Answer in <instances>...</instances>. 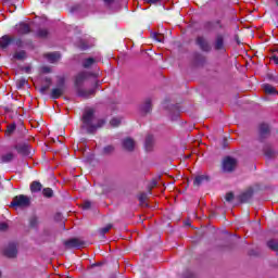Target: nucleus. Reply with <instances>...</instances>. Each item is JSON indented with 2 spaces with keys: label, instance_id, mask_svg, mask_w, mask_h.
<instances>
[{
  "label": "nucleus",
  "instance_id": "72a5a7b5",
  "mask_svg": "<svg viewBox=\"0 0 278 278\" xmlns=\"http://www.w3.org/2000/svg\"><path fill=\"white\" fill-rule=\"evenodd\" d=\"M138 199H139L140 205H146V206L148 205L147 199H149V195L146 192L140 193Z\"/></svg>",
  "mask_w": 278,
  "mask_h": 278
},
{
  "label": "nucleus",
  "instance_id": "e2e57ef3",
  "mask_svg": "<svg viewBox=\"0 0 278 278\" xmlns=\"http://www.w3.org/2000/svg\"><path fill=\"white\" fill-rule=\"evenodd\" d=\"M0 277H1V271H0Z\"/></svg>",
  "mask_w": 278,
  "mask_h": 278
},
{
  "label": "nucleus",
  "instance_id": "e433bc0d",
  "mask_svg": "<svg viewBox=\"0 0 278 278\" xmlns=\"http://www.w3.org/2000/svg\"><path fill=\"white\" fill-rule=\"evenodd\" d=\"M110 229H112V224H109V225H106L105 227L100 228V229H99V233H100L101 236H105V233H108V232L110 231Z\"/></svg>",
  "mask_w": 278,
  "mask_h": 278
},
{
  "label": "nucleus",
  "instance_id": "4d7b16f0",
  "mask_svg": "<svg viewBox=\"0 0 278 278\" xmlns=\"http://www.w3.org/2000/svg\"><path fill=\"white\" fill-rule=\"evenodd\" d=\"M92 266H101V264H99V263H96V264H93Z\"/></svg>",
  "mask_w": 278,
  "mask_h": 278
},
{
  "label": "nucleus",
  "instance_id": "ddd939ff",
  "mask_svg": "<svg viewBox=\"0 0 278 278\" xmlns=\"http://www.w3.org/2000/svg\"><path fill=\"white\" fill-rule=\"evenodd\" d=\"M86 79H88V73L86 72H80L75 76V80H74V87L76 90H78V88H81V86H84V81H86Z\"/></svg>",
  "mask_w": 278,
  "mask_h": 278
},
{
  "label": "nucleus",
  "instance_id": "f8f14e48",
  "mask_svg": "<svg viewBox=\"0 0 278 278\" xmlns=\"http://www.w3.org/2000/svg\"><path fill=\"white\" fill-rule=\"evenodd\" d=\"M215 51H226L225 49V36L217 34L213 43Z\"/></svg>",
  "mask_w": 278,
  "mask_h": 278
},
{
  "label": "nucleus",
  "instance_id": "09e8293b",
  "mask_svg": "<svg viewBox=\"0 0 278 278\" xmlns=\"http://www.w3.org/2000/svg\"><path fill=\"white\" fill-rule=\"evenodd\" d=\"M24 71H25V73H31V67L30 66H26V67H24Z\"/></svg>",
  "mask_w": 278,
  "mask_h": 278
},
{
  "label": "nucleus",
  "instance_id": "1a4fd4ad",
  "mask_svg": "<svg viewBox=\"0 0 278 278\" xmlns=\"http://www.w3.org/2000/svg\"><path fill=\"white\" fill-rule=\"evenodd\" d=\"M15 31L17 36H29L31 33V25L25 22H20L15 25Z\"/></svg>",
  "mask_w": 278,
  "mask_h": 278
},
{
  "label": "nucleus",
  "instance_id": "6e6552de",
  "mask_svg": "<svg viewBox=\"0 0 278 278\" xmlns=\"http://www.w3.org/2000/svg\"><path fill=\"white\" fill-rule=\"evenodd\" d=\"M253 194H255V190L253 187H249L247 190L237 195V200L242 204L249 203L251 199H253Z\"/></svg>",
  "mask_w": 278,
  "mask_h": 278
},
{
  "label": "nucleus",
  "instance_id": "680f3d73",
  "mask_svg": "<svg viewBox=\"0 0 278 278\" xmlns=\"http://www.w3.org/2000/svg\"><path fill=\"white\" fill-rule=\"evenodd\" d=\"M222 16H225V13H222Z\"/></svg>",
  "mask_w": 278,
  "mask_h": 278
},
{
  "label": "nucleus",
  "instance_id": "a18cd8bd",
  "mask_svg": "<svg viewBox=\"0 0 278 278\" xmlns=\"http://www.w3.org/2000/svg\"><path fill=\"white\" fill-rule=\"evenodd\" d=\"M41 72L45 73V74H49V73H51V67L43 66V67H41Z\"/></svg>",
  "mask_w": 278,
  "mask_h": 278
},
{
  "label": "nucleus",
  "instance_id": "f704fd0d",
  "mask_svg": "<svg viewBox=\"0 0 278 278\" xmlns=\"http://www.w3.org/2000/svg\"><path fill=\"white\" fill-rule=\"evenodd\" d=\"M13 42H15V46L17 49H23L25 47V42L23 41V38H21V37H17V38L14 37Z\"/></svg>",
  "mask_w": 278,
  "mask_h": 278
},
{
  "label": "nucleus",
  "instance_id": "b1692460",
  "mask_svg": "<svg viewBox=\"0 0 278 278\" xmlns=\"http://www.w3.org/2000/svg\"><path fill=\"white\" fill-rule=\"evenodd\" d=\"M208 179H210V177H207L205 175L197 176L193 180V186L195 188H199V186H201L203 184V181H207Z\"/></svg>",
  "mask_w": 278,
  "mask_h": 278
},
{
  "label": "nucleus",
  "instance_id": "7c9ffc66",
  "mask_svg": "<svg viewBox=\"0 0 278 278\" xmlns=\"http://www.w3.org/2000/svg\"><path fill=\"white\" fill-rule=\"evenodd\" d=\"M114 151H115L114 146H106L102 149V155H112Z\"/></svg>",
  "mask_w": 278,
  "mask_h": 278
},
{
  "label": "nucleus",
  "instance_id": "a878e982",
  "mask_svg": "<svg viewBox=\"0 0 278 278\" xmlns=\"http://www.w3.org/2000/svg\"><path fill=\"white\" fill-rule=\"evenodd\" d=\"M12 160H14V153H12V152L3 154L0 157V161H1L2 164H10V162H12Z\"/></svg>",
  "mask_w": 278,
  "mask_h": 278
},
{
  "label": "nucleus",
  "instance_id": "aec40b11",
  "mask_svg": "<svg viewBox=\"0 0 278 278\" xmlns=\"http://www.w3.org/2000/svg\"><path fill=\"white\" fill-rule=\"evenodd\" d=\"M38 225H40V220L38 218V215H31L28 218V227H29V229H37Z\"/></svg>",
  "mask_w": 278,
  "mask_h": 278
},
{
  "label": "nucleus",
  "instance_id": "c85d7f7f",
  "mask_svg": "<svg viewBox=\"0 0 278 278\" xmlns=\"http://www.w3.org/2000/svg\"><path fill=\"white\" fill-rule=\"evenodd\" d=\"M267 247L270 249V251H275V253H278V241L275 239H270L267 241Z\"/></svg>",
  "mask_w": 278,
  "mask_h": 278
},
{
  "label": "nucleus",
  "instance_id": "a211bd4d",
  "mask_svg": "<svg viewBox=\"0 0 278 278\" xmlns=\"http://www.w3.org/2000/svg\"><path fill=\"white\" fill-rule=\"evenodd\" d=\"M11 60L12 62H16V61L23 62L24 60H27V51L25 50L15 51Z\"/></svg>",
  "mask_w": 278,
  "mask_h": 278
},
{
  "label": "nucleus",
  "instance_id": "052dcab7",
  "mask_svg": "<svg viewBox=\"0 0 278 278\" xmlns=\"http://www.w3.org/2000/svg\"><path fill=\"white\" fill-rule=\"evenodd\" d=\"M276 5L278 7V0H276Z\"/></svg>",
  "mask_w": 278,
  "mask_h": 278
},
{
  "label": "nucleus",
  "instance_id": "0eeeda50",
  "mask_svg": "<svg viewBox=\"0 0 278 278\" xmlns=\"http://www.w3.org/2000/svg\"><path fill=\"white\" fill-rule=\"evenodd\" d=\"M203 29L205 31H214V29H225V25L223 24V21H220V20L206 21L203 24Z\"/></svg>",
  "mask_w": 278,
  "mask_h": 278
},
{
  "label": "nucleus",
  "instance_id": "de8ad7c7",
  "mask_svg": "<svg viewBox=\"0 0 278 278\" xmlns=\"http://www.w3.org/2000/svg\"><path fill=\"white\" fill-rule=\"evenodd\" d=\"M43 81H46L48 86H51V84H53V79H51V77L43 78Z\"/></svg>",
  "mask_w": 278,
  "mask_h": 278
},
{
  "label": "nucleus",
  "instance_id": "f257e3e1",
  "mask_svg": "<svg viewBox=\"0 0 278 278\" xmlns=\"http://www.w3.org/2000/svg\"><path fill=\"white\" fill-rule=\"evenodd\" d=\"M81 123V129H85L89 136H94L106 122L104 118H100L94 124V109H87L83 113Z\"/></svg>",
  "mask_w": 278,
  "mask_h": 278
},
{
  "label": "nucleus",
  "instance_id": "3c124183",
  "mask_svg": "<svg viewBox=\"0 0 278 278\" xmlns=\"http://www.w3.org/2000/svg\"><path fill=\"white\" fill-rule=\"evenodd\" d=\"M273 62H275L276 64H278V56H273Z\"/></svg>",
  "mask_w": 278,
  "mask_h": 278
},
{
  "label": "nucleus",
  "instance_id": "bf43d9fd",
  "mask_svg": "<svg viewBox=\"0 0 278 278\" xmlns=\"http://www.w3.org/2000/svg\"><path fill=\"white\" fill-rule=\"evenodd\" d=\"M28 45H31V40H28Z\"/></svg>",
  "mask_w": 278,
  "mask_h": 278
},
{
  "label": "nucleus",
  "instance_id": "9b49d317",
  "mask_svg": "<svg viewBox=\"0 0 278 278\" xmlns=\"http://www.w3.org/2000/svg\"><path fill=\"white\" fill-rule=\"evenodd\" d=\"M195 45L204 52V53H210L212 51V46H210V42L205 37L203 36H198L195 39Z\"/></svg>",
  "mask_w": 278,
  "mask_h": 278
},
{
  "label": "nucleus",
  "instance_id": "473e14b6",
  "mask_svg": "<svg viewBox=\"0 0 278 278\" xmlns=\"http://www.w3.org/2000/svg\"><path fill=\"white\" fill-rule=\"evenodd\" d=\"M42 194L46 197V199H51L53 197V189L51 188H43Z\"/></svg>",
  "mask_w": 278,
  "mask_h": 278
},
{
  "label": "nucleus",
  "instance_id": "603ef678",
  "mask_svg": "<svg viewBox=\"0 0 278 278\" xmlns=\"http://www.w3.org/2000/svg\"><path fill=\"white\" fill-rule=\"evenodd\" d=\"M218 12H219V10H218V9H216V10H215V14H216V16H220V14H219Z\"/></svg>",
  "mask_w": 278,
  "mask_h": 278
},
{
  "label": "nucleus",
  "instance_id": "cd10ccee",
  "mask_svg": "<svg viewBox=\"0 0 278 278\" xmlns=\"http://www.w3.org/2000/svg\"><path fill=\"white\" fill-rule=\"evenodd\" d=\"M35 36H36V38H48L49 29H47V28H39Z\"/></svg>",
  "mask_w": 278,
  "mask_h": 278
},
{
  "label": "nucleus",
  "instance_id": "c9c22d12",
  "mask_svg": "<svg viewBox=\"0 0 278 278\" xmlns=\"http://www.w3.org/2000/svg\"><path fill=\"white\" fill-rule=\"evenodd\" d=\"M26 84H27V79H25V78H20V79L16 81V88H17V90H21V89L25 88Z\"/></svg>",
  "mask_w": 278,
  "mask_h": 278
},
{
  "label": "nucleus",
  "instance_id": "58836bf2",
  "mask_svg": "<svg viewBox=\"0 0 278 278\" xmlns=\"http://www.w3.org/2000/svg\"><path fill=\"white\" fill-rule=\"evenodd\" d=\"M235 198H236V195L231 191L227 192L225 195V200L227 201V203H231V201H233Z\"/></svg>",
  "mask_w": 278,
  "mask_h": 278
},
{
  "label": "nucleus",
  "instance_id": "6e6d98bb",
  "mask_svg": "<svg viewBox=\"0 0 278 278\" xmlns=\"http://www.w3.org/2000/svg\"><path fill=\"white\" fill-rule=\"evenodd\" d=\"M94 88H99V81H96Z\"/></svg>",
  "mask_w": 278,
  "mask_h": 278
},
{
  "label": "nucleus",
  "instance_id": "a19ab883",
  "mask_svg": "<svg viewBox=\"0 0 278 278\" xmlns=\"http://www.w3.org/2000/svg\"><path fill=\"white\" fill-rule=\"evenodd\" d=\"M110 125H111L112 127H118V125H121V121H119L118 118L114 117V118H112V119L110 121Z\"/></svg>",
  "mask_w": 278,
  "mask_h": 278
},
{
  "label": "nucleus",
  "instance_id": "79ce46f5",
  "mask_svg": "<svg viewBox=\"0 0 278 278\" xmlns=\"http://www.w3.org/2000/svg\"><path fill=\"white\" fill-rule=\"evenodd\" d=\"M90 207H92V202L90 201H85L83 203V210H90Z\"/></svg>",
  "mask_w": 278,
  "mask_h": 278
},
{
  "label": "nucleus",
  "instance_id": "49530a36",
  "mask_svg": "<svg viewBox=\"0 0 278 278\" xmlns=\"http://www.w3.org/2000/svg\"><path fill=\"white\" fill-rule=\"evenodd\" d=\"M146 3H149L150 5L155 4V3H160V1L162 0H143Z\"/></svg>",
  "mask_w": 278,
  "mask_h": 278
},
{
  "label": "nucleus",
  "instance_id": "13d9d810",
  "mask_svg": "<svg viewBox=\"0 0 278 278\" xmlns=\"http://www.w3.org/2000/svg\"><path fill=\"white\" fill-rule=\"evenodd\" d=\"M7 3H10V1H12V0H4Z\"/></svg>",
  "mask_w": 278,
  "mask_h": 278
},
{
  "label": "nucleus",
  "instance_id": "2f4dec72",
  "mask_svg": "<svg viewBox=\"0 0 278 278\" xmlns=\"http://www.w3.org/2000/svg\"><path fill=\"white\" fill-rule=\"evenodd\" d=\"M97 61L94 60V58H88L84 61L83 63V67L84 68H90V66H92V64H94Z\"/></svg>",
  "mask_w": 278,
  "mask_h": 278
},
{
  "label": "nucleus",
  "instance_id": "5fc2aeb1",
  "mask_svg": "<svg viewBox=\"0 0 278 278\" xmlns=\"http://www.w3.org/2000/svg\"><path fill=\"white\" fill-rule=\"evenodd\" d=\"M269 79H270L271 81H278L277 78L269 77Z\"/></svg>",
  "mask_w": 278,
  "mask_h": 278
},
{
  "label": "nucleus",
  "instance_id": "393cba45",
  "mask_svg": "<svg viewBox=\"0 0 278 278\" xmlns=\"http://www.w3.org/2000/svg\"><path fill=\"white\" fill-rule=\"evenodd\" d=\"M41 191H42V184H40V181L35 180L30 184V192L36 193Z\"/></svg>",
  "mask_w": 278,
  "mask_h": 278
},
{
  "label": "nucleus",
  "instance_id": "4c0bfd02",
  "mask_svg": "<svg viewBox=\"0 0 278 278\" xmlns=\"http://www.w3.org/2000/svg\"><path fill=\"white\" fill-rule=\"evenodd\" d=\"M152 38L156 40V42H164V35L153 33Z\"/></svg>",
  "mask_w": 278,
  "mask_h": 278
},
{
  "label": "nucleus",
  "instance_id": "4be33fe9",
  "mask_svg": "<svg viewBox=\"0 0 278 278\" xmlns=\"http://www.w3.org/2000/svg\"><path fill=\"white\" fill-rule=\"evenodd\" d=\"M264 155L268 160H273V159H275L278 155V152L275 149L267 148V149L264 150Z\"/></svg>",
  "mask_w": 278,
  "mask_h": 278
},
{
  "label": "nucleus",
  "instance_id": "c03bdc74",
  "mask_svg": "<svg viewBox=\"0 0 278 278\" xmlns=\"http://www.w3.org/2000/svg\"><path fill=\"white\" fill-rule=\"evenodd\" d=\"M8 227L7 223H0V231H8Z\"/></svg>",
  "mask_w": 278,
  "mask_h": 278
},
{
  "label": "nucleus",
  "instance_id": "f03ea898",
  "mask_svg": "<svg viewBox=\"0 0 278 278\" xmlns=\"http://www.w3.org/2000/svg\"><path fill=\"white\" fill-rule=\"evenodd\" d=\"M66 92V77L58 76L56 86L50 92V99H60Z\"/></svg>",
  "mask_w": 278,
  "mask_h": 278
},
{
  "label": "nucleus",
  "instance_id": "4468645a",
  "mask_svg": "<svg viewBox=\"0 0 278 278\" xmlns=\"http://www.w3.org/2000/svg\"><path fill=\"white\" fill-rule=\"evenodd\" d=\"M122 147L125 151L131 153L136 149V141L131 137L125 138L122 141Z\"/></svg>",
  "mask_w": 278,
  "mask_h": 278
},
{
  "label": "nucleus",
  "instance_id": "20e7f679",
  "mask_svg": "<svg viewBox=\"0 0 278 278\" xmlns=\"http://www.w3.org/2000/svg\"><path fill=\"white\" fill-rule=\"evenodd\" d=\"M13 149L21 155L22 157H31V146L27 142L16 143Z\"/></svg>",
  "mask_w": 278,
  "mask_h": 278
},
{
  "label": "nucleus",
  "instance_id": "37998d69",
  "mask_svg": "<svg viewBox=\"0 0 278 278\" xmlns=\"http://www.w3.org/2000/svg\"><path fill=\"white\" fill-rule=\"evenodd\" d=\"M4 112L10 113L13 112L14 104H10L8 106H2Z\"/></svg>",
  "mask_w": 278,
  "mask_h": 278
},
{
  "label": "nucleus",
  "instance_id": "39448f33",
  "mask_svg": "<svg viewBox=\"0 0 278 278\" xmlns=\"http://www.w3.org/2000/svg\"><path fill=\"white\" fill-rule=\"evenodd\" d=\"M238 165V160L231 157V156H226L223 161V170L224 173H233L236 170V166Z\"/></svg>",
  "mask_w": 278,
  "mask_h": 278
},
{
  "label": "nucleus",
  "instance_id": "7ed1b4c3",
  "mask_svg": "<svg viewBox=\"0 0 278 278\" xmlns=\"http://www.w3.org/2000/svg\"><path fill=\"white\" fill-rule=\"evenodd\" d=\"M31 205V199L25 194L15 195L10 204V207H14L15 210L25 207H29Z\"/></svg>",
  "mask_w": 278,
  "mask_h": 278
},
{
  "label": "nucleus",
  "instance_id": "8fccbe9b",
  "mask_svg": "<svg viewBox=\"0 0 278 278\" xmlns=\"http://www.w3.org/2000/svg\"><path fill=\"white\" fill-rule=\"evenodd\" d=\"M103 1H104V3H108V4L114 3V0H103Z\"/></svg>",
  "mask_w": 278,
  "mask_h": 278
},
{
  "label": "nucleus",
  "instance_id": "423d86ee",
  "mask_svg": "<svg viewBox=\"0 0 278 278\" xmlns=\"http://www.w3.org/2000/svg\"><path fill=\"white\" fill-rule=\"evenodd\" d=\"M267 138H270V125L262 123L258 126V142H265Z\"/></svg>",
  "mask_w": 278,
  "mask_h": 278
},
{
  "label": "nucleus",
  "instance_id": "9d476101",
  "mask_svg": "<svg viewBox=\"0 0 278 278\" xmlns=\"http://www.w3.org/2000/svg\"><path fill=\"white\" fill-rule=\"evenodd\" d=\"M18 255V249L16 248V243L11 242L3 250V256L9 257V260H14Z\"/></svg>",
  "mask_w": 278,
  "mask_h": 278
},
{
  "label": "nucleus",
  "instance_id": "412c9836",
  "mask_svg": "<svg viewBox=\"0 0 278 278\" xmlns=\"http://www.w3.org/2000/svg\"><path fill=\"white\" fill-rule=\"evenodd\" d=\"M153 144H154L153 135H148L146 137V142H144L146 151H153Z\"/></svg>",
  "mask_w": 278,
  "mask_h": 278
},
{
  "label": "nucleus",
  "instance_id": "2eb2a0df",
  "mask_svg": "<svg viewBox=\"0 0 278 278\" xmlns=\"http://www.w3.org/2000/svg\"><path fill=\"white\" fill-rule=\"evenodd\" d=\"M64 247L66 249H80V247H84V241L77 238H72L70 240L64 241Z\"/></svg>",
  "mask_w": 278,
  "mask_h": 278
},
{
  "label": "nucleus",
  "instance_id": "864d4df0",
  "mask_svg": "<svg viewBox=\"0 0 278 278\" xmlns=\"http://www.w3.org/2000/svg\"><path fill=\"white\" fill-rule=\"evenodd\" d=\"M223 144H224V147H227V139L223 140Z\"/></svg>",
  "mask_w": 278,
  "mask_h": 278
},
{
  "label": "nucleus",
  "instance_id": "c756f323",
  "mask_svg": "<svg viewBox=\"0 0 278 278\" xmlns=\"http://www.w3.org/2000/svg\"><path fill=\"white\" fill-rule=\"evenodd\" d=\"M14 131H16V124L12 123V124L7 125L5 136L8 138H10V136H12V134H14Z\"/></svg>",
  "mask_w": 278,
  "mask_h": 278
},
{
  "label": "nucleus",
  "instance_id": "6ab92c4d",
  "mask_svg": "<svg viewBox=\"0 0 278 278\" xmlns=\"http://www.w3.org/2000/svg\"><path fill=\"white\" fill-rule=\"evenodd\" d=\"M152 110H153V104L151 103V99L148 98L144 100L143 104H141L140 111L143 114H151Z\"/></svg>",
  "mask_w": 278,
  "mask_h": 278
},
{
  "label": "nucleus",
  "instance_id": "5701e85b",
  "mask_svg": "<svg viewBox=\"0 0 278 278\" xmlns=\"http://www.w3.org/2000/svg\"><path fill=\"white\" fill-rule=\"evenodd\" d=\"M263 90L266 94H277V88H275L270 84H264L263 85Z\"/></svg>",
  "mask_w": 278,
  "mask_h": 278
},
{
  "label": "nucleus",
  "instance_id": "f3484780",
  "mask_svg": "<svg viewBox=\"0 0 278 278\" xmlns=\"http://www.w3.org/2000/svg\"><path fill=\"white\" fill-rule=\"evenodd\" d=\"M77 96L81 97L83 99H90V97H94V94H97V90L96 89H81L78 88L76 89Z\"/></svg>",
  "mask_w": 278,
  "mask_h": 278
},
{
  "label": "nucleus",
  "instance_id": "bb28decb",
  "mask_svg": "<svg viewBox=\"0 0 278 278\" xmlns=\"http://www.w3.org/2000/svg\"><path fill=\"white\" fill-rule=\"evenodd\" d=\"M47 60H49V62L53 63V62H58V60H60L61 55L59 52H52V53H48L46 54Z\"/></svg>",
  "mask_w": 278,
  "mask_h": 278
},
{
  "label": "nucleus",
  "instance_id": "dca6fc26",
  "mask_svg": "<svg viewBox=\"0 0 278 278\" xmlns=\"http://www.w3.org/2000/svg\"><path fill=\"white\" fill-rule=\"evenodd\" d=\"M12 42H14V37H12L10 35H3L0 38V49H2V51L8 50V47H10V45H12Z\"/></svg>",
  "mask_w": 278,
  "mask_h": 278
},
{
  "label": "nucleus",
  "instance_id": "ea45409f",
  "mask_svg": "<svg viewBox=\"0 0 278 278\" xmlns=\"http://www.w3.org/2000/svg\"><path fill=\"white\" fill-rule=\"evenodd\" d=\"M51 88V85H43L39 88L40 94H47V90Z\"/></svg>",
  "mask_w": 278,
  "mask_h": 278
}]
</instances>
